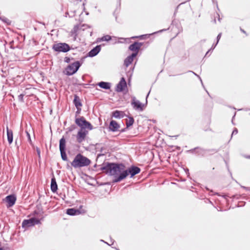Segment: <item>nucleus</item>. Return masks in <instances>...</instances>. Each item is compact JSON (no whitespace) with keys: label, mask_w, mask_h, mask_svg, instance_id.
<instances>
[{"label":"nucleus","mask_w":250,"mask_h":250,"mask_svg":"<svg viewBox=\"0 0 250 250\" xmlns=\"http://www.w3.org/2000/svg\"><path fill=\"white\" fill-rule=\"evenodd\" d=\"M125 168V165L122 163L107 162L103 164L100 169L103 171L106 174L109 176H113L114 179L113 183H118L120 181H115L116 179L119 176Z\"/></svg>","instance_id":"1"},{"label":"nucleus","mask_w":250,"mask_h":250,"mask_svg":"<svg viewBox=\"0 0 250 250\" xmlns=\"http://www.w3.org/2000/svg\"><path fill=\"white\" fill-rule=\"evenodd\" d=\"M141 172V168L136 166L131 165L127 169H125L116 179L115 181H121L126 178L128 175L130 178L133 177L135 175Z\"/></svg>","instance_id":"2"},{"label":"nucleus","mask_w":250,"mask_h":250,"mask_svg":"<svg viewBox=\"0 0 250 250\" xmlns=\"http://www.w3.org/2000/svg\"><path fill=\"white\" fill-rule=\"evenodd\" d=\"M91 163L90 160L81 153L77 154L73 161L71 163L72 167L75 168L88 166Z\"/></svg>","instance_id":"3"},{"label":"nucleus","mask_w":250,"mask_h":250,"mask_svg":"<svg viewBox=\"0 0 250 250\" xmlns=\"http://www.w3.org/2000/svg\"><path fill=\"white\" fill-rule=\"evenodd\" d=\"M75 122V124L80 127V129H87L89 130H91L93 128L91 124L89 122L86 121L85 118L83 116L80 117H76Z\"/></svg>","instance_id":"4"},{"label":"nucleus","mask_w":250,"mask_h":250,"mask_svg":"<svg viewBox=\"0 0 250 250\" xmlns=\"http://www.w3.org/2000/svg\"><path fill=\"white\" fill-rule=\"evenodd\" d=\"M82 64L79 61L68 65L65 68V74L67 76H71L76 73Z\"/></svg>","instance_id":"5"},{"label":"nucleus","mask_w":250,"mask_h":250,"mask_svg":"<svg viewBox=\"0 0 250 250\" xmlns=\"http://www.w3.org/2000/svg\"><path fill=\"white\" fill-rule=\"evenodd\" d=\"M52 48L55 52L66 53L71 50L70 45L65 42H59L53 44Z\"/></svg>","instance_id":"6"},{"label":"nucleus","mask_w":250,"mask_h":250,"mask_svg":"<svg viewBox=\"0 0 250 250\" xmlns=\"http://www.w3.org/2000/svg\"><path fill=\"white\" fill-rule=\"evenodd\" d=\"M59 149L62 159L64 161L69 162L66 153V141L64 137L60 140Z\"/></svg>","instance_id":"7"},{"label":"nucleus","mask_w":250,"mask_h":250,"mask_svg":"<svg viewBox=\"0 0 250 250\" xmlns=\"http://www.w3.org/2000/svg\"><path fill=\"white\" fill-rule=\"evenodd\" d=\"M149 93H150V91H149V92L148 93V94L146 95V103L145 104H143L139 101L136 100V98L135 97H132L131 104L133 106V108L136 110L143 111L144 109L143 107L145 105H146V104H147V98L148 97Z\"/></svg>","instance_id":"8"},{"label":"nucleus","mask_w":250,"mask_h":250,"mask_svg":"<svg viewBox=\"0 0 250 250\" xmlns=\"http://www.w3.org/2000/svg\"><path fill=\"white\" fill-rule=\"evenodd\" d=\"M39 223H40L39 219L33 217L28 220H24L22 223V227L23 228H28Z\"/></svg>","instance_id":"9"},{"label":"nucleus","mask_w":250,"mask_h":250,"mask_svg":"<svg viewBox=\"0 0 250 250\" xmlns=\"http://www.w3.org/2000/svg\"><path fill=\"white\" fill-rule=\"evenodd\" d=\"M88 131L86 129H80L76 136L77 141L79 143H81L85 140L86 136L88 134Z\"/></svg>","instance_id":"10"},{"label":"nucleus","mask_w":250,"mask_h":250,"mask_svg":"<svg viewBox=\"0 0 250 250\" xmlns=\"http://www.w3.org/2000/svg\"><path fill=\"white\" fill-rule=\"evenodd\" d=\"M85 210L83 208V206H81L78 209L74 208L67 209L66 213L69 215H76L85 212Z\"/></svg>","instance_id":"11"},{"label":"nucleus","mask_w":250,"mask_h":250,"mask_svg":"<svg viewBox=\"0 0 250 250\" xmlns=\"http://www.w3.org/2000/svg\"><path fill=\"white\" fill-rule=\"evenodd\" d=\"M187 152H190L192 153H195L197 154L199 156L202 157L207 156L206 149L201 148L200 147H196L194 148L188 150Z\"/></svg>","instance_id":"12"},{"label":"nucleus","mask_w":250,"mask_h":250,"mask_svg":"<svg viewBox=\"0 0 250 250\" xmlns=\"http://www.w3.org/2000/svg\"><path fill=\"white\" fill-rule=\"evenodd\" d=\"M143 45V42H135L131 44L128 47V49L133 51L132 53H136V56L137 55L138 52L141 47V46Z\"/></svg>","instance_id":"13"},{"label":"nucleus","mask_w":250,"mask_h":250,"mask_svg":"<svg viewBox=\"0 0 250 250\" xmlns=\"http://www.w3.org/2000/svg\"><path fill=\"white\" fill-rule=\"evenodd\" d=\"M127 87V84L125 79L124 77H122L119 83L117 84L116 91L118 92L123 91Z\"/></svg>","instance_id":"14"},{"label":"nucleus","mask_w":250,"mask_h":250,"mask_svg":"<svg viewBox=\"0 0 250 250\" xmlns=\"http://www.w3.org/2000/svg\"><path fill=\"white\" fill-rule=\"evenodd\" d=\"M120 127V125L115 120H111L108 126L109 131L112 132H116L119 130Z\"/></svg>","instance_id":"15"},{"label":"nucleus","mask_w":250,"mask_h":250,"mask_svg":"<svg viewBox=\"0 0 250 250\" xmlns=\"http://www.w3.org/2000/svg\"><path fill=\"white\" fill-rule=\"evenodd\" d=\"M102 45H97L93 48L87 54V56L89 57H93L96 56L100 52L101 50Z\"/></svg>","instance_id":"16"},{"label":"nucleus","mask_w":250,"mask_h":250,"mask_svg":"<svg viewBox=\"0 0 250 250\" xmlns=\"http://www.w3.org/2000/svg\"><path fill=\"white\" fill-rule=\"evenodd\" d=\"M16 200V195L14 194H11L7 195L3 199V203H15Z\"/></svg>","instance_id":"17"},{"label":"nucleus","mask_w":250,"mask_h":250,"mask_svg":"<svg viewBox=\"0 0 250 250\" xmlns=\"http://www.w3.org/2000/svg\"><path fill=\"white\" fill-rule=\"evenodd\" d=\"M136 57V53H132L127 56L124 60V65L128 67L133 61L134 59Z\"/></svg>","instance_id":"18"},{"label":"nucleus","mask_w":250,"mask_h":250,"mask_svg":"<svg viewBox=\"0 0 250 250\" xmlns=\"http://www.w3.org/2000/svg\"><path fill=\"white\" fill-rule=\"evenodd\" d=\"M6 134L8 144L11 145L13 141V133L11 129H9L8 125L6 126Z\"/></svg>","instance_id":"19"},{"label":"nucleus","mask_w":250,"mask_h":250,"mask_svg":"<svg viewBox=\"0 0 250 250\" xmlns=\"http://www.w3.org/2000/svg\"><path fill=\"white\" fill-rule=\"evenodd\" d=\"M41 205L42 204H38L37 206V209L34 211L35 214H37V216L39 218H40L41 219H42L44 217V216L43 215V211L42 210Z\"/></svg>","instance_id":"20"},{"label":"nucleus","mask_w":250,"mask_h":250,"mask_svg":"<svg viewBox=\"0 0 250 250\" xmlns=\"http://www.w3.org/2000/svg\"><path fill=\"white\" fill-rule=\"evenodd\" d=\"M124 111L120 110H115L112 112V117L116 119H122L125 116Z\"/></svg>","instance_id":"21"},{"label":"nucleus","mask_w":250,"mask_h":250,"mask_svg":"<svg viewBox=\"0 0 250 250\" xmlns=\"http://www.w3.org/2000/svg\"><path fill=\"white\" fill-rule=\"evenodd\" d=\"M50 188L52 192L53 193L56 192L58 190V185L54 176L51 178Z\"/></svg>","instance_id":"22"},{"label":"nucleus","mask_w":250,"mask_h":250,"mask_svg":"<svg viewBox=\"0 0 250 250\" xmlns=\"http://www.w3.org/2000/svg\"><path fill=\"white\" fill-rule=\"evenodd\" d=\"M97 85H98L100 88L105 89V90H108L110 89L111 84L109 82H100L97 83Z\"/></svg>","instance_id":"23"},{"label":"nucleus","mask_w":250,"mask_h":250,"mask_svg":"<svg viewBox=\"0 0 250 250\" xmlns=\"http://www.w3.org/2000/svg\"><path fill=\"white\" fill-rule=\"evenodd\" d=\"M73 104H74L77 109L79 110L78 108H81L82 104L79 97L77 95H74V98L73 100Z\"/></svg>","instance_id":"24"},{"label":"nucleus","mask_w":250,"mask_h":250,"mask_svg":"<svg viewBox=\"0 0 250 250\" xmlns=\"http://www.w3.org/2000/svg\"><path fill=\"white\" fill-rule=\"evenodd\" d=\"M85 26L87 27L88 25L86 24H83L80 26L79 24H76L74 26L73 29L72 30L71 32L72 34H75L76 35H77V32H78V31L79 30H84L85 28H82V27Z\"/></svg>","instance_id":"25"},{"label":"nucleus","mask_w":250,"mask_h":250,"mask_svg":"<svg viewBox=\"0 0 250 250\" xmlns=\"http://www.w3.org/2000/svg\"><path fill=\"white\" fill-rule=\"evenodd\" d=\"M126 116L128 117V119L126 120L125 124L126 128H129L133 125L134 123V119L132 116L128 115H126Z\"/></svg>","instance_id":"26"},{"label":"nucleus","mask_w":250,"mask_h":250,"mask_svg":"<svg viewBox=\"0 0 250 250\" xmlns=\"http://www.w3.org/2000/svg\"><path fill=\"white\" fill-rule=\"evenodd\" d=\"M168 28H167V29H162V30H160L157 32H154L152 34H145V35H140V36H134V37H132L131 38L132 39H137V38H140V39H144V37H149L150 35H152V34H156L157 33H159V32H162L163 31H166L167 30H168Z\"/></svg>","instance_id":"27"},{"label":"nucleus","mask_w":250,"mask_h":250,"mask_svg":"<svg viewBox=\"0 0 250 250\" xmlns=\"http://www.w3.org/2000/svg\"><path fill=\"white\" fill-rule=\"evenodd\" d=\"M111 40V37L110 35H104V36H103L101 38H98L97 39V42H104V41L108 42Z\"/></svg>","instance_id":"28"},{"label":"nucleus","mask_w":250,"mask_h":250,"mask_svg":"<svg viewBox=\"0 0 250 250\" xmlns=\"http://www.w3.org/2000/svg\"><path fill=\"white\" fill-rule=\"evenodd\" d=\"M218 152V150L214 148L212 149H206V154L208 155H211L214 154Z\"/></svg>","instance_id":"29"},{"label":"nucleus","mask_w":250,"mask_h":250,"mask_svg":"<svg viewBox=\"0 0 250 250\" xmlns=\"http://www.w3.org/2000/svg\"><path fill=\"white\" fill-rule=\"evenodd\" d=\"M26 135H27V137L28 141L29 142V143L30 144V145L33 146V144L32 141L31 140V136H30V135L28 131H26Z\"/></svg>","instance_id":"30"},{"label":"nucleus","mask_w":250,"mask_h":250,"mask_svg":"<svg viewBox=\"0 0 250 250\" xmlns=\"http://www.w3.org/2000/svg\"><path fill=\"white\" fill-rule=\"evenodd\" d=\"M221 36H222V33H219V34L217 35V38H216L217 41H216V42L215 43L213 48H215L216 47V46L217 45V44L218 43V42L221 37Z\"/></svg>","instance_id":"31"},{"label":"nucleus","mask_w":250,"mask_h":250,"mask_svg":"<svg viewBox=\"0 0 250 250\" xmlns=\"http://www.w3.org/2000/svg\"><path fill=\"white\" fill-rule=\"evenodd\" d=\"M227 169H228V171L231 177V178L232 179V180H233V181H234L236 183H237V184H238V182L235 180L234 179L233 177H232V173L230 171L229 168V167L228 165H227Z\"/></svg>","instance_id":"32"},{"label":"nucleus","mask_w":250,"mask_h":250,"mask_svg":"<svg viewBox=\"0 0 250 250\" xmlns=\"http://www.w3.org/2000/svg\"><path fill=\"white\" fill-rule=\"evenodd\" d=\"M0 19L1 20V21H3L5 23H6L8 24H10V20L4 17H1V18H0Z\"/></svg>","instance_id":"33"},{"label":"nucleus","mask_w":250,"mask_h":250,"mask_svg":"<svg viewBox=\"0 0 250 250\" xmlns=\"http://www.w3.org/2000/svg\"><path fill=\"white\" fill-rule=\"evenodd\" d=\"M24 96V94H21L20 95H19L18 96V100L19 102H24V100H23V97Z\"/></svg>","instance_id":"34"},{"label":"nucleus","mask_w":250,"mask_h":250,"mask_svg":"<svg viewBox=\"0 0 250 250\" xmlns=\"http://www.w3.org/2000/svg\"><path fill=\"white\" fill-rule=\"evenodd\" d=\"M216 17L218 18V20L219 22H221V19L220 18V15H219V14L218 12H216V16H215L214 17V23H216Z\"/></svg>","instance_id":"35"},{"label":"nucleus","mask_w":250,"mask_h":250,"mask_svg":"<svg viewBox=\"0 0 250 250\" xmlns=\"http://www.w3.org/2000/svg\"><path fill=\"white\" fill-rule=\"evenodd\" d=\"M231 198H232V201L233 202L234 201V199H241L242 197L241 195H233Z\"/></svg>","instance_id":"36"},{"label":"nucleus","mask_w":250,"mask_h":250,"mask_svg":"<svg viewBox=\"0 0 250 250\" xmlns=\"http://www.w3.org/2000/svg\"><path fill=\"white\" fill-rule=\"evenodd\" d=\"M216 206H214V208H215L218 211H223V210H227L226 209H222V207H220V205H221V204H216Z\"/></svg>","instance_id":"37"},{"label":"nucleus","mask_w":250,"mask_h":250,"mask_svg":"<svg viewBox=\"0 0 250 250\" xmlns=\"http://www.w3.org/2000/svg\"><path fill=\"white\" fill-rule=\"evenodd\" d=\"M76 128V126L75 125H71L70 127H69L67 129L69 132H72L73 130H74Z\"/></svg>","instance_id":"38"},{"label":"nucleus","mask_w":250,"mask_h":250,"mask_svg":"<svg viewBox=\"0 0 250 250\" xmlns=\"http://www.w3.org/2000/svg\"><path fill=\"white\" fill-rule=\"evenodd\" d=\"M188 72H191V73H192L194 75L196 76L200 80V81H201V83H202V84L203 85V82H202V80L201 78V77L198 75H197V74H196L195 72H194L193 71H191V70H189L188 71Z\"/></svg>","instance_id":"39"},{"label":"nucleus","mask_w":250,"mask_h":250,"mask_svg":"<svg viewBox=\"0 0 250 250\" xmlns=\"http://www.w3.org/2000/svg\"><path fill=\"white\" fill-rule=\"evenodd\" d=\"M214 44H215V43H213V44H212V46H211V48H210V49H209L207 51V52L206 53V55H205V57L207 56L208 55V54L209 53V52H210V51H212V50L215 48H213V47H214Z\"/></svg>","instance_id":"40"},{"label":"nucleus","mask_w":250,"mask_h":250,"mask_svg":"<svg viewBox=\"0 0 250 250\" xmlns=\"http://www.w3.org/2000/svg\"><path fill=\"white\" fill-rule=\"evenodd\" d=\"M238 133V130L236 128H234L232 133H231V137L233 135H236Z\"/></svg>","instance_id":"41"},{"label":"nucleus","mask_w":250,"mask_h":250,"mask_svg":"<svg viewBox=\"0 0 250 250\" xmlns=\"http://www.w3.org/2000/svg\"><path fill=\"white\" fill-rule=\"evenodd\" d=\"M64 61L66 63H69L70 62V59L68 57H65L64 59Z\"/></svg>","instance_id":"42"},{"label":"nucleus","mask_w":250,"mask_h":250,"mask_svg":"<svg viewBox=\"0 0 250 250\" xmlns=\"http://www.w3.org/2000/svg\"><path fill=\"white\" fill-rule=\"evenodd\" d=\"M212 0V2L216 5L217 10L218 11H220V9L218 7V5L217 1L215 0Z\"/></svg>","instance_id":"43"},{"label":"nucleus","mask_w":250,"mask_h":250,"mask_svg":"<svg viewBox=\"0 0 250 250\" xmlns=\"http://www.w3.org/2000/svg\"><path fill=\"white\" fill-rule=\"evenodd\" d=\"M36 150H37V154H38L39 158H40V157H41V155H40L41 151H40V148L37 147V149H36Z\"/></svg>","instance_id":"44"},{"label":"nucleus","mask_w":250,"mask_h":250,"mask_svg":"<svg viewBox=\"0 0 250 250\" xmlns=\"http://www.w3.org/2000/svg\"><path fill=\"white\" fill-rule=\"evenodd\" d=\"M20 145H21V143H20V144H19V143H18V138L16 139V140H15V145L17 146V148H19V146Z\"/></svg>","instance_id":"45"},{"label":"nucleus","mask_w":250,"mask_h":250,"mask_svg":"<svg viewBox=\"0 0 250 250\" xmlns=\"http://www.w3.org/2000/svg\"><path fill=\"white\" fill-rule=\"evenodd\" d=\"M78 108L80 109H79V110L77 109V111L76 112V116L80 113L81 110H82L81 108Z\"/></svg>","instance_id":"46"},{"label":"nucleus","mask_w":250,"mask_h":250,"mask_svg":"<svg viewBox=\"0 0 250 250\" xmlns=\"http://www.w3.org/2000/svg\"><path fill=\"white\" fill-rule=\"evenodd\" d=\"M127 128H126V127L125 128H124L122 129L121 130H120V131L121 133L125 132V131H126V130Z\"/></svg>","instance_id":"47"},{"label":"nucleus","mask_w":250,"mask_h":250,"mask_svg":"<svg viewBox=\"0 0 250 250\" xmlns=\"http://www.w3.org/2000/svg\"><path fill=\"white\" fill-rule=\"evenodd\" d=\"M241 188H243L244 189H246V190H248L250 191V188L242 186H241ZM249 202H250V200L249 201Z\"/></svg>","instance_id":"48"},{"label":"nucleus","mask_w":250,"mask_h":250,"mask_svg":"<svg viewBox=\"0 0 250 250\" xmlns=\"http://www.w3.org/2000/svg\"><path fill=\"white\" fill-rule=\"evenodd\" d=\"M185 170L187 174L188 175V176L189 175V172L188 169L187 168Z\"/></svg>","instance_id":"49"},{"label":"nucleus","mask_w":250,"mask_h":250,"mask_svg":"<svg viewBox=\"0 0 250 250\" xmlns=\"http://www.w3.org/2000/svg\"><path fill=\"white\" fill-rule=\"evenodd\" d=\"M13 205H14V204H6L7 208H11V207H12Z\"/></svg>","instance_id":"50"},{"label":"nucleus","mask_w":250,"mask_h":250,"mask_svg":"<svg viewBox=\"0 0 250 250\" xmlns=\"http://www.w3.org/2000/svg\"><path fill=\"white\" fill-rule=\"evenodd\" d=\"M66 168L67 169H72V167L70 166V165L68 164H67L66 165Z\"/></svg>","instance_id":"51"},{"label":"nucleus","mask_w":250,"mask_h":250,"mask_svg":"<svg viewBox=\"0 0 250 250\" xmlns=\"http://www.w3.org/2000/svg\"><path fill=\"white\" fill-rule=\"evenodd\" d=\"M222 196L225 198V199H227V197H229V196L228 195H226V194H225V195H222Z\"/></svg>","instance_id":"52"},{"label":"nucleus","mask_w":250,"mask_h":250,"mask_svg":"<svg viewBox=\"0 0 250 250\" xmlns=\"http://www.w3.org/2000/svg\"><path fill=\"white\" fill-rule=\"evenodd\" d=\"M237 203H243V204H245V203H246V201H239Z\"/></svg>","instance_id":"53"},{"label":"nucleus","mask_w":250,"mask_h":250,"mask_svg":"<svg viewBox=\"0 0 250 250\" xmlns=\"http://www.w3.org/2000/svg\"><path fill=\"white\" fill-rule=\"evenodd\" d=\"M179 5H178V6H177V7H176V9H175V12H174V15H175L176 13V12H177V9H178V7H179Z\"/></svg>","instance_id":"54"},{"label":"nucleus","mask_w":250,"mask_h":250,"mask_svg":"<svg viewBox=\"0 0 250 250\" xmlns=\"http://www.w3.org/2000/svg\"><path fill=\"white\" fill-rule=\"evenodd\" d=\"M80 85H82L83 87H85V85H87V84H85V83H82V84H80Z\"/></svg>","instance_id":"55"},{"label":"nucleus","mask_w":250,"mask_h":250,"mask_svg":"<svg viewBox=\"0 0 250 250\" xmlns=\"http://www.w3.org/2000/svg\"><path fill=\"white\" fill-rule=\"evenodd\" d=\"M240 30L241 32H242L243 33H246V32L244 30H243V29L242 28H240Z\"/></svg>","instance_id":"56"},{"label":"nucleus","mask_w":250,"mask_h":250,"mask_svg":"<svg viewBox=\"0 0 250 250\" xmlns=\"http://www.w3.org/2000/svg\"><path fill=\"white\" fill-rule=\"evenodd\" d=\"M65 17H67V15H69V13H68V12H66L65 13Z\"/></svg>","instance_id":"57"},{"label":"nucleus","mask_w":250,"mask_h":250,"mask_svg":"<svg viewBox=\"0 0 250 250\" xmlns=\"http://www.w3.org/2000/svg\"><path fill=\"white\" fill-rule=\"evenodd\" d=\"M214 194L218 195L219 196H221L219 193L216 192L214 193Z\"/></svg>","instance_id":"58"},{"label":"nucleus","mask_w":250,"mask_h":250,"mask_svg":"<svg viewBox=\"0 0 250 250\" xmlns=\"http://www.w3.org/2000/svg\"><path fill=\"white\" fill-rule=\"evenodd\" d=\"M74 15H75V13L74 12V13H73V14L72 15H71V16H69L70 17H72L74 16Z\"/></svg>","instance_id":"59"},{"label":"nucleus","mask_w":250,"mask_h":250,"mask_svg":"<svg viewBox=\"0 0 250 250\" xmlns=\"http://www.w3.org/2000/svg\"><path fill=\"white\" fill-rule=\"evenodd\" d=\"M84 5H85V3H83V10H85Z\"/></svg>","instance_id":"60"},{"label":"nucleus","mask_w":250,"mask_h":250,"mask_svg":"<svg viewBox=\"0 0 250 250\" xmlns=\"http://www.w3.org/2000/svg\"><path fill=\"white\" fill-rule=\"evenodd\" d=\"M0 250H5V249L3 247H2L0 248Z\"/></svg>","instance_id":"61"},{"label":"nucleus","mask_w":250,"mask_h":250,"mask_svg":"<svg viewBox=\"0 0 250 250\" xmlns=\"http://www.w3.org/2000/svg\"><path fill=\"white\" fill-rule=\"evenodd\" d=\"M206 91L207 93H208V96L211 97V96H210V95H209V93L208 92V91L207 90H206Z\"/></svg>","instance_id":"62"},{"label":"nucleus","mask_w":250,"mask_h":250,"mask_svg":"<svg viewBox=\"0 0 250 250\" xmlns=\"http://www.w3.org/2000/svg\"><path fill=\"white\" fill-rule=\"evenodd\" d=\"M85 14H86V15H89V13H88V12H85Z\"/></svg>","instance_id":"63"},{"label":"nucleus","mask_w":250,"mask_h":250,"mask_svg":"<svg viewBox=\"0 0 250 250\" xmlns=\"http://www.w3.org/2000/svg\"><path fill=\"white\" fill-rule=\"evenodd\" d=\"M247 158L250 159V155L247 156Z\"/></svg>","instance_id":"64"}]
</instances>
